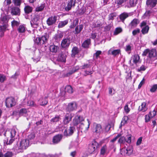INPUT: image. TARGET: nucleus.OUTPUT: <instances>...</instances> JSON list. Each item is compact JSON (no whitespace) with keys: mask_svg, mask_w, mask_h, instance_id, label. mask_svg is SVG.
<instances>
[{"mask_svg":"<svg viewBox=\"0 0 157 157\" xmlns=\"http://www.w3.org/2000/svg\"><path fill=\"white\" fill-rule=\"evenodd\" d=\"M15 6H20L21 3V0H13Z\"/></svg>","mask_w":157,"mask_h":157,"instance_id":"obj_51","label":"nucleus"},{"mask_svg":"<svg viewBox=\"0 0 157 157\" xmlns=\"http://www.w3.org/2000/svg\"><path fill=\"white\" fill-rule=\"evenodd\" d=\"M120 138L118 140V143L121 144H123L126 141V140L125 137L124 136L120 137Z\"/></svg>","mask_w":157,"mask_h":157,"instance_id":"obj_48","label":"nucleus"},{"mask_svg":"<svg viewBox=\"0 0 157 157\" xmlns=\"http://www.w3.org/2000/svg\"><path fill=\"white\" fill-rule=\"evenodd\" d=\"M49 37V35L45 33L44 35L40 37H37L34 40L35 43L37 45H41L47 43Z\"/></svg>","mask_w":157,"mask_h":157,"instance_id":"obj_3","label":"nucleus"},{"mask_svg":"<svg viewBox=\"0 0 157 157\" xmlns=\"http://www.w3.org/2000/svg\"><path fill=\"white\" fill-rule=\"evenodd\" d=\"M87 121L88 123V126L87 127H85L83 123H81L79 124V127H77L78 132H81L82 133H85L87 131L88 128H89L90 122L89 119H87Z\"/></svg>","mask_w":157,"mask_h":157,"instance_id":"obj_7","label":"nucleus"},{"mask_svg":"<svg viewBox=\"0 0 157 157\" xmlns=\"http://www.w3.org/2000/svg\"><path fill=\"white\" fill-rule=\"evenodd\" d=\"M151 118L149 114L146 115L145 116V122H148L150 120V118Z\"/></svg>","mask_w":157,"mask_h":157,"instance_id":"obj_64","label":"nucleus"},{"mask_svg":"<svg viewBox=\"0 0 157 157\" xmlns=\"http://www.w3.org/2000/svg\"><path fill=\"white\" fill-rule=\"evenodd\" d=\"M49 48L50 51L54 54L56 53L59 49V47L58 46L53 44L50 45Z\"/></svg>","mask_w":157,"mask_h":157,"instance_id":"obj_21","label":"nucleus"},{"mask_svg":"<svg viewBox=\"0 0 157 157\" xmlns=\"http://www.w3.org/2000/svg\"><path fill=\"white\" fill-rule=\"evenodd\" d=\"M149 114L150 115L151 118H152L155 116L156 114V112L155 110H154L153 111H150L149 112Z\"/></svg>","mask_w":157,"mask_h":157,"instance_id":"obj_59","label":"nucleus"},{"mask_svg":"<svg viewBox=\"0 0 157 157\" xmlns=\"http://www.w3.org/2000/svg\"><path fill=\"white\" fill-rule=\"evenodd\" d=\"M150 49H145L142 54L143 56H146L147 54H149Z\"/></svg>","mask_w":157,"mask_h":157,"instance_id":"obj_63","label":"nucleus"},{"mask_svg":"<svg viewBox=\"0 0 157 157\" xmlns=\"http://www.w3.org/2000/svg\"><path fill=\"white\" fill-rule=\"evenodd\" d=\"M121 52V50L119 49H116L113 50L111 52V54L114 56L118 55Z\"/></svg>","mask_w":157,"mask_h":157,"instance_id":"obj_45","label":"nucleus"},{"mask_svg":"<svg viewBox=\"0 0 157 157\" xmlns=\"http://www.w3.org/2000/svg\"><path fill=\"white\" fill-rule=\"evenodd\" d=\"M57 17L56 15L49 17L46 21L47 24L49 26L55 25L57 21Z\"/></svg>","mask_w":157,"mask_h":157,"instance_id":"obj_8","label":"nucleus"},{"mask_svg":"<svg viewBox=\"0 0 157 157\" xmlns=\"http://www.w3.org/2000/svg\"><path fill=\"white\" fill-rule=\"evenodd\" d=\"M27 113V110L26 109L22 108L19 111V114L20 115L22 116L26 114Z\"/></svg>","mask_w":157,"mask_h":157,"instance_id":"obj_43","label":"nucleus"},{"mask_svg":"<svg viewBox=\"0 0 157 157\" xmlns=\"http://www.w3.org/2000/svg\"><path fill=\"white\" fill-rule=\"evenodd\" d=\"M78 18L73 20V21H71V25L70 26V28L71 29L74 28L75 26L78 25Z\"/></svg>","mask_w":157,"mask_h":157,"instance_id":"obj_27","label":"nucleus"},{"mask_svg":"<svg viewBox=\"0 0 157 157\" xmlns=\"http://www.w3.org/2000/svg\"><path fill=\"white\" fill-rule=\"evenodd\" d=\"M45 3H41L40 5H38L35 9L36 12L41 11L43 10L45 7Z\"/></svg>","mask_w":157,"mask_h":157,"instance_id":"obj_32","label":"nucleus"},{"mask_svg":"<svg viewBox=\"0 0 157 157\" xmlns=\"http://www.w3.org/2000/svg\"><path fill=\"white\" fill-rule=\"evenodd\" d=\"M76 103L74 102H72L68 104L66 109L69 112L75 110L77 108Z\"/></svg>","mask_w":157,"mask_h":157,"instance_id":"obj_13","label":"nucleus"},{"mask_svg":"<svg viewBox=\"0 0 157 157\" xmlns=\"http://www.w3.org/2000/svg\"><path fill=\"white\" fill-rule=\"evenodd\" d=\"M29 145V140L27 139H23L20 142H17L14 144L13 149L16 150L18 152H21V150L25 149Z\"/></svg>","mask_w":157,"mask_h":157,"instance_id":"obj_2","label":"nucleus"},{"mask_svg":"<svg viewBox=\"0 0 157 157\" xmlns=\"http://www.w3.org/2000/svg\"><path fill=\"white\" fill-rule=\"evenodd\" d=\"M24 10L25 13L26 15L32 12L33 8L29 6H26L24 8Z\"/></svg>","mask_w":157,"mask_h":157,"instance_id":"obj_30","label":"nucleus"},{"mask_svg":"<svg viewBox=\"0 0 157 157\" xmlns=\"http://www.w3.org/2000/svg\"><path fill=\"white\" fill-rule=\"evenodd\" d=\"M63 36V35L62 34L60 33L58 34H56L54 36V39L56 40H58V39L62 38Z\"/></svg>","mask_w":157,"mask_h":157,"instance_id":"obj_54","label":"nucleus"},{"mask_svg":"<svg viewBox=\"0 0 157 157\" xmlns=\"http://www.w3.org/2000/svg\"><path fill=\"white\" fill-rule=\"evenodd\" d=\"M40 19V17L38 15H35L33 19L30 21L31 26L37 28L38 26Z\"/></svg>","mask_w":157,"mask_h":157,"instance_id":"obj_10","label":"nucleus"},{"mask_svg":"<svg viewBox=\"0 0 157 157\" xmlns=\"http://www.w3.org/2000/svg\"><path fill=\"white\" fill-rule=\"evenodd\" d=\"M17 30L20 33H23L25 31V28L23 25H21L19 26Z\"/></svg>","mask_w":157,"mask_h":157,"instance_id":"obj_37","label":"nucleus"},{"mask_svg":"<svg viewBox=\"0 0 157 157\" xmlns=\"http://www.w3.org/2000/svg\"><path fill=\"white\" fill-rule=\"evenodd\" d=\"M9 17L6 15H1L0 17V36H3L8 27Z\"/></svg>","mask_w":157,"mask_h":157,"instance_id":"obj_1","label":"nucleus"},{"mask_svg":"<svg viewBox=\"0 0 157 157\" xmlns=\"http://www.w3.org/2000/svg\"><path fill=\"white\" fill-rule=\"evenodd\" d=\"M122 31V29L120 27L117 28L115 29V30L114 32L113 35H116L121 33Z\"/></svg>","mask_w":157,"mask_h":157,"instance_id":"obj_42","label":"nucleus"},{"mask_svg":"<svg viewBox=\"0 0 157 157\" xmlns=\"http://www.w3.org/2000/svg\"><path fill=\"white\" fill-rule=\"evenodd\" d=\"M62 135L58 134L54 136L52 139V142L53 144H56L59 143L62 138Z\"/></svg>","mask_w":157,"mask_h":157,"instance_id":"obj_16","label":"nucleus"},{"mask_svg":"<svg viewBox=\"0 0 157 157\" xmlns=\"http://www.w3.org/2000/svg\"><path fill=\"white\" fill-rule=\"evenodd\" d=\"M48 103V100L46 98H43L42 99V101L40 105H46Z\"/></svg>","mask_w":157,"mask_h":157,"instance_id":"obj_57","label":"nucleus"},{"mask_svg":"<svg viewBox=\"0 0 157 157\" xmlns=\"http://www.w3.org/2000/svg\"><path fill=\"white\" fill-rule=\"evenodd\" d=\"M140 31V29L137 28L136 29L133 30L132 32V34L133 36L136 35V34L139 33Z\"/></svg>","mask_w":157,"mask_h":157,"instance_id":"obj_60","label":"nucleus"},{"mask_svg":"<svg viewBox=\"0 0 157 157\" xmlns=\"http://www.w3.org/2000/svg\"><path fill=\"white\" fill-rule=\"evenodd\" d=\"M147 67L144 65H142L140 68L137 69V71L138 72H140L141 71H144L145 70Z\"/></svg>","mask_w":157,"mask_h":157,"instance_id":"obj_53","label":"nucleus"},{"mask_svg":"<svg viewBox=\"0 0 157 157\" xmlns=\"http://www.w3.org/2000/svg\"><path fill=\"white\" fill-rule=\"evenodd\" d=\"M149 27L148 25H146L143 27L141 31L143 34H145L148 33L149 30Z\"/></svg>","mask_w":157,"mask_h":157,"instance_id":"obj_38","label":"nucleus"},{"mask_svg":"<svg viewBox=\"0 0 157 157\" xmlns=\"http://www.w3.org/2000/svg\"><path fill=\"white\" fill-rule=\"evenodd\" d=\"M153 13V10L151 9L150 10H147L143 15V17L144 18H149L150 16Z\"/></svg>","mask_w":157,"mask_h":157,"instance_id":"obj_29","label":"nucleus"},{"mask_svg":"<svg viewBox=\"0 0 157 157\" xmlns=\"http://www.w3.org/2000/svg\"><path fill=\"white\" fill-rule=\"evenodd\" d=\"M91 44V40L90 39H87L85 40L82 44V46L85 48H88Z\"/></svg>","mask_w":157,"mask_h":157,"instance_id":"obj_28","label":"nucleus"},{"mask_svg":"<svg viewBox=\"0 0 157 157\" xmlns=\"http://www.w3.org/2000/svg\"><path fill=\"white\" fill-rule=\"evenodd\" d=\"M121 136V133H119L110 142L112 143H114L115 142L117 139H118Z\"/></svg>","mask_w":157,"mask_h":157,"instance_id":"obj_61","label":"nucleus"},{"mask_svg":"<svg viewBox=\"0 0 157 157\" xmlns=\"http://www.w3.org/2000/svg\"><path fill=\"white\" fill-rule=\"evenodd\" d=\"M133 151V148L132 146H130L127 147L126 149V151L125 152H126V154L128 155H130Z\"/></svg>","mask_w":157,"mask_h":157,"instance_id":"obj_36","label":"nucleus"},{"mask_svg":"<svg viewBox=\"0 0 157 157\" xmlns=\"http://www.w3.org/2000/svg\"><path fill=\"white\" fill-rule=\"evenodd\" d=\"M20 24V22L17 21L15 20H13L11 22V25L13 28L15 26H17Z\"/></svg>","mask_w":157,"mask_h":157,"instance_id":"obj_46","label":"nucleus"},{"mask_svg":"<svg viewBox=\"0 0 157 157\" xmlns=\"http://www.w3.org/2000/svg\"><path fill=\"white\" fill-rule=\"evenodd\" d=\"M60 119V117L58 115H56L55 117L51 119L50 121L53 123L58 121Z\"/></svg>","mask_w":157,"mask_h":157,"instance_id":"obj_44","label":"nucleus"},{"mask_svg":"<svg viewBox=\"0 0 157 157\" xmlns=\"http://www.w3.org/2000/svg\"><path fill=\"white\" fill-rule=\"evenodd\" d=\"M79 52L78 48L76 47H74L71 51V56L73 57H75V55Z\"/></svg>","mask_w":157,"mask_h":157,"instance_id":"obj_31","label":"nucleus"},{"mask_svg":"<svg viewBox=\"0 0 157 157\" xmlns=\"http://www.w3.org/2000/svg\"><path fill=\"white\" fill-rule=\"evenodd\" d=\"M84 121V118L83 117L79 116L75 117L73 121L74 126H77L78 124H80L81 122Z\"/></svg>","mask_w":157,"mask_h":157,"instance_id":"obj_12","label":"nucleus"},{"mask_svg":"<svg viewBox=\"0 0 157 157\" xmlns=\"http://www.w3.org/2000/svg\"><path fill=\"white\" fill-rule=\"evenodd\" d=\"M66 56L65 54L63 53H60L57 59L58 61L65 62H66Z\"/></svg>","mask_w":157,"mask_h":157,"instance_id":"obj_26","label":"nucleus"},{"mask_svg":"<svg viewBox=\"0 0 157 157\" xmlns=\"http://www.w3.org/2000/svg\"><path fill=\"white\" fill-rule=\"evenodd\" d=\"M68 22V20H66L64 21H60L58 26V27L59 28H62L65 25H67Z\"/></svg>","mask_w":157,"mask_h":157,"instance_id":"obj_33","label":"nucleus"},{"mask_svg":"<svg viewBox=\"0 0 157 157\" xmlns=\"http://www.w3.org/2000/svg\"><path fill=\"white\" fill-rule=\"evenodd\" d=\"M75 131V128L74 126H71L69 128L65 129L63 132L64 136H70L72 135Z\"/></svg>","mask_w":157,"mask_h":157,"instance_id":"obj_6","label":"nucleus"},{"mask_svg":"<svg viewBox=\"0 0 157 157\" xmlns=\"http://www.w3.org/2000/svg\"><path fill=\"white\" fill-rule=\"evenodd\" d=\"M137 2V0H129L127 3V6L128 8H131L135 6Z\"/></svg>","mask_w":157,"mask_h":157,"instance_id":"obj_25","label":"nucleus"},{"mask_svg":"<svg viewBox=\"0 0 157 157\" xmlns=\"http://www.w3.org/2000/svg\"><path fill=\"white\" fill-rule=\"evenodd\" d=\"M157 2V0H147L146 4L148 6L153 8L156 5Z\"/></svg>","mask_w":157,"mask_h":157,"instance_id":"obj_19","label":"nucleus"},{"mask_svg":"<svg viewBox=\"0 0 157 157\" xmlns=\"http://www.w3.org/2000/svg\"><path fill=\"white\" fill-rule=\"evenodd\" d=\"M107 147L106 145H105L103 146L100 150V153L101 155H104L105 153L107 151Z\"/></svg>","mask_w":157,"mask_h":157,"instance_id":"obj_39","label":"nucleus"},{"mask_svg":"<svg viewBox=\"0 0 157 157\" xmlns=\"http://www.w3.org/2000/svg\"><path fill=\"white\" fill-rule=\"evenodd\" d=\"M73 117L72 114L71 113H67L63 119V122L64 124H67L71 121Z\"/></svg>","mask_w":157,"mask_h":157,"instance_id":"obj_15","label":"nucleus"},{"mask_svg":"<svg viewBox=\"0 0 157 157\" xmlns=\"http://www.w3.org/2000/svg\"><path fill=\"white\" fill-rule=\"evenodd\" d=\"M116 15L115 13H111L109 15V20H113L114 19V17H116Z\"/></svg>","mask_w":157,"mask_h":157,"instance_id":"obj_58","label":"nucleus"},{"mask_svg":"<svg viewBox=\"0 0 157 157\" xmlns=\"http://www.w3.org/2000/svg\"><path fill=\"white\" fill-rule=\"evenodd\" d=\"M157 89V84H154L152 86L150 89V91L151 92H155Z\"/></svg>","mask_w":157,"mask_h":157,"instance_id":"obj_56","label":"nucleus"},{"mask_svg":"<svg viewBox=\"0 0 157 157\" xmlns=\"http://www.w3.org/2000/svg\"><path fill=\"white\" fill-rule=\"evenodd\" d=\"M96 149L94 147H93L91 144L89 145L88 148V151L90 153H92Z\"/></svg>","mask_w":157,"mask_h":157,"instance_id":"obj_49","label":"nucleus"},{"mask_svg":"<svg viewBox=\"0 0 157 157\" xmlns=\"http://www.w3.org/2000/svg\"><path fill=\"white\" fill-rule=\"evenodd\" d=\"M156 56V50L155 49H150L148 57L151 59H155Z\"/></svg>","mask_w":157,"mask_h":157,"instance_id":"obj_18","label":"nucleus"},{"mask_svg":"<svg viewBox=\"0 0 157 157\" xmlns=\"http://www.w3.org/2000/svg\"><path fill=\"white\" fill-rule=\"evenodd\" d=\"M71 44L70 39L68 38L63 39L62 41L61 45L62 48L67 49Z\"/></svg>","mask_w":157,"mask_h":157,"instance_id":"obj_11","label":"nucleus"},{"mask_svg":"<svg viewBox=\"0 0 157 157\" xmlns=\"http://www.w3.org/2000/svg\"><path fill=\"white\" fill-rule=\"evenodd\" d=\"M16 135V131L15 129L13 128L10 132V139L9 140V138L4 141V143L5 145H11L14 141L15 136Z\"/></svg>","mask_w":157,"mask_h":157,"instance_id":"obj_4","label":"nucleus"},{"mask_svg":"<svg viewBox=\"0 0 157 157\" xmlns=\"http://www.w3.org/2000/svg\"><path fill=\"white\" fill-rule=\"evenodd\" d=\"M11 0H5L3 3V6L4 7L8 6L9 8L10 5L11 3Z\"/></svg>","mask_w":157,"mask_h":157,"instance_id":"obj_41","label":"nucleus"},{"mask_svg":"<svg viewBox=\"0 0 157 157\" xmlns=\"http://www.w3.org/2000/svg\"><path fill=\"white\" fill-rule=\"evenodd\" d=\"M65 92L71 94L73 93V89L72 87L70 85L67 86L65 88Z\"/></svg>","mask_w":157,"mask_h":157,"instance_id":"obj_35","label":"nucleus"},{"mask_svg":"<svg viewBox=\"0 0 157 157\" xmlns=\"http://www.w3.org/2000/svg\"><path fill=\"white\" fill-rule=\"evenodd\" d=\"M20 12V9L17 7H13L11 9V13L12 15L19 16Z\"/></svg>","mask_w":157,"mask_h":157,"instance_id":"obj_17","label":"nucleus"},{"mask_svg":"<svg viewBox=\"0 0 157 157\" xmlns=\"http://www.w3.org/2000/svg\"><path fill=\"white\" fill-rule=\"evenodd\" d=\"M147 109V108L146 106V102H143L141 103L140 106L138 109L139 111H141L143 112L146 111Z\"/></svg>","mask_w":157,"mask_h":157,"instance_id":"obj_22","label":"nucleus"},{"mask_svg":"<svg viewBox=\"0 0 157 157\" xmlns=\"http://www.w3.org/2000/svg\"><path fill=\"white\" fill-rule=\"evenodd\" d=\"M6 77L5 75L0 74V82H3L6 80Z\"/></svg>","mask_w":157,"mask_h":157,"instance_id":"obj_52","label":"nucleus"},{"mask_svg":"<svg viewBox=\"0 0 157 157\" xmlns=\"http://www.w3.org/2000/svg\"><path fill=\"white\" fill-rule=\"evenodd\" d=\"M76 0H70L68 3L67 5L65 7V9L67 11L70 10L72 7L75 6Z\"/></svg>","mask_w":157,"mask_h":157,"instance_id":"obj_14","label":"nucleus"},{"mask_svg":"<svg viewBox=\"0 0 157 157\" xmlns=\"http://www.w3.org/2000/svg\"><path fill=\"white\" fill-rule=\"evenodd\" d=\"M102 24L101 23H98L96 24L95 22H93L92 23V26L93 28H96L101 26Z\"/></svg>","mask_w":157,"mask_h":157,"instance_id":"obj_62","label":"nucleus"},{"mask_svg":"<svg viewBox=\"0 0 157 157\" xmlns=\"http://www.w3.org/2000/svg\"><path fill=\"white\" fill-rule=\"evenodd\" d=\"M128 17V13L124 12L120 15V18L122 21H124Z\"/></svg>","mask_w":157,"mask_h":157,"instance_id":"obj_34","label":"nucleus"},{"mask_svg":"<svg viewBox=\"0 0 157 157\" xmlns=\"http://www.w3.org/2000/svg\"><path fill=\"white\" fill-rule=\"evenodd\" d=\"M83 28V25L82 24L79 25H78L75 29L74 33L76 35L78 34L82 31Z\"/></svg>","mask_w":157,"mask_h":157,"instance_id":"obj_23","label":"nucleus"},{"mask_svg":"<svg viewBox=\"0 0 157 157\" xmlns=\"http://www.w3.org/2000/svg\"><path fill=\"white\" fill-rule=\"evenodd\" d=\"M13 153L11 151H7L4 155V157H12L13 155Z\"/></svg>","mask_w":157,"mask_h":157,"instance_id":"obj_50","label":"nucleus"},{"mask_svg":"<svg viewBox=\"0 0 157 157\" xmlns=\"http://www.w3.org/2000/svg\"><path fill=\"white\" fill-rule=\"evenodd\" d=\"M20 75V73L19 71H16L15 73L13 75H12L11 78L13 79H16L17 78V77Z\"/></svg>","mask_w":157,"mask_h":157,"instance_id":"obj_55","label":"nucleus"},{"mask_svg":"<svg viewBox=\"0 0 157 157\" xmlns=\"http://www.w3.org/2000/svg\"><path fill=\"white\" fill-rule=\"evenodd\" d=\"M126 1V0H117L116 3L119 7H121L122 6V4Z\"/></svg>","mask_w":157,"mask_h":157,"instance_id":"obj_47","label":"nucleus"},{"mask_svg":"<svg viewBox=\"0 0 157 157\" xmlns=\"http://www.w3.org/2000/svg\"><path fill=\"white\" fill-rule=\"evenodd\" d=\"M139 22L140 21L138 19L135 18L130 22L129 26L131 29L134 28L136 27Z\"/></svg>","mask_w":157,"mask_h":157,"instance_id":"obj_20","label":"nucleus"},{"mask_svg":"<svg viewBox=\"0 0 157 157\" xmlns=\"http://www.w3.org/2000/svg\"><path fill=\"white\" fill-rule=\"evenodd\" d=\"M91 145L93 147H94L95 149L98 148L100 146V145L95 140L92 141Z\"/></svg>","mask_w":157,"mask_h":157,"instance_id":"obj_40","label":"nucleus"},{"mask_svg":"<svg viewBox=\"0 0 157 157\" xmlns=\"http://www.w3.org/2000/svg\"><path fill=\"white\" fill-rule=\"evenodd\" d=\"M6 105L7 108L12 107L16 104L15 99L12 97L7 98L5 101Z\"/></svg>","mask_w":157,"mask_h":157,"instance_id":"obj_5","label":"nucleus"},{"mask_svg":"<svg viewBox=\"0 0 157 157\" xmlns=\"http://www.w3.org/2000/svg\"><path fill=\"white\" fill-rule=\"evenodd\" d=\"M132 62L134 64L137 66V64L140 60V56L138 54H135L132 57Z\"/></svg>","mask_w":157,"mask_h":157,"instance_id":"obj_24","label":"nucleus"},{"mask_svg":"<svg viewBox=\"0 0 157 157\" xmlns=\"http://www.w3.org/2000/svg\"><path fill=\"white\" fill-rule=\"evenodd\" d=\"M92 131L96 133H100L102 132L101 126L100 124L95 123L92 129Z\"/></svg>","mask_w":157,"mask_h":157,"instance_id":"obj_9","label":"nucleus"}]
</instances>
